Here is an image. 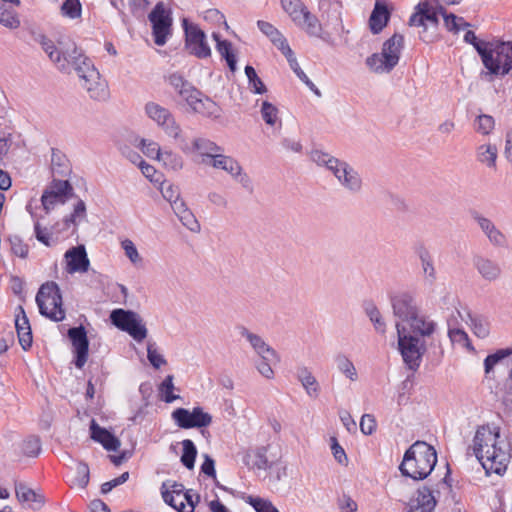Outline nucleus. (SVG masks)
Here are the masks:
<instances>
[{
    "mask_svg": "<svg viewBox=\"0 0 512 512\" xmlns=\"http://www.w3.org/2000/svg\"><path fill=\"white\" fill-rule=\"evenodd\" d=\"M469 448L487 474L502 475L512 458V444L495 424L478 426Z\"/></svg>",
    "mask_w": 512,
    "mask_h": 512,
    "instance_id": "1",
    "label": "nucleus"
},
{
    "mask_svg": "<svg viewBox=\"0 0 512 512\" xmlns=\"http://www.w3.org/2000/svg\"><path fill=\"white\" fill-rule=\"evenodd\" d=\"M437 463V453L434 447L424 441H416L405 452L400 464L403 475L414 480L425 479Z\"/></svg>",
    "mask_w": 512,
    "mask_h": 512,
    "instance_id": "2",
    "label": "nucleus"
},
{
    "mask_svg": "<svg viewBox=\"0 0 512 512\" xmlns=\"http://www.w3.org/2000/svg\"><path fill=\"white\" fill-rule=\"evenodd\" d=\"M403 48L404 36L395 33L383 43L381 52L367 57L365 63L376 74L390 73L398 65Z\"/></svg>",
    "mask_w": 512,
    "mask_h": 512,
    "instance_id": "3",
    "label": "nucleus"
},
{
    "mask_svg": "<svg viewBox=\"0 0 512 512\" xmlns=\"http://www.w3.org/2000/svg\"><path fill=\"white\" fill-rule=\"evenodd\" d=\"M41 45L50 60L63 72H69L71 69L75 72L76 68L82 65L79 59L88 58L83 51L70 40L60 41L59 46H55L51 40L43 39Z\"/></svg>",
    "mask_w": 512,
    "mask_h": 512,
    "instance_id": "4",
    "label": "nucleus"
},
{
    "mask_svg": "<svg viewBox=\"0 0 512 512\" xmlns=\"http://www.w3.org/2000/svg\"><path fill=\"white\" fill-rule=\"evenodd\" d=\"M397 332V345L405 366L415 372L419 369L423 356L427 352V342L410 335L402 326Z\"/></svg>",
    "mask_w": 512,
    "mask_h": 512,
    "instance_id": "5",
    "label": "nucleus"
},
{
    "mask_svg": "<svg viewBox=\"0 0 512 512\" xmlns=\"http://www.w3.org/2000/svg\"><path fill=\"white\" fill-rule=\"evenodd\" d=\"M36 303L41 315L50 320L60 322L65 319L62 296L55 282H46L41 285L36 295Z\"/></svg>",
    "mask_w": 512,
    "mask_h": 512,
    "instance_id": "6",
    "label": "nucleus"
},
{
    "mask_svg": "<svg viewBox=\"0 0 512 512\" xmlns=\"http://www.w3.org/2000/svg\"><path fill=\"white\" fill-rule=\"evenodd\" d=\"M161 495L166 504L178 512H193L199 495L193 490H185L184 485L167 480L161 485Z\"/></svg>",
    "mask_w": 512,
    "mask_h": 512,
    "instance_id": "7",
    "label": "nucleus"
},
{
    "mask_svg": "<svg viewBox=\"0 0 512 512\" xmlns=\"http://www.w3.org/2000/svg\"><path fill=\"white\" fill-rule=\"evenodd\" d=\"M484 67L487 75H508L512 71V40H493Z\"/></svg>",
    "mask_w": 512,
    "mask_h": 512,
    "instance_id": "8",
    "label": "nucleus"
},
{
    "mask_svg": "<svg viewBox=\"0 0 512 512\" xmlns=\"http://www.w3.org/2000/svg\"><path fill=\"white\" fill-rule=\"evenodd\" d=\"M110 320L118 329L128 333L135 341L142 342L148 330L142 318L134 311L115 309L110 314Z\"/></svg>",
    "mask_w": 512,
    "mask_h": 512,
    "instance_id": "9",
    "label": "nucleus"
},
{
    "mask_svg": "<svg viewBox=\"0 0 512 512\" xmlns=\"http://www.w3.org/2000/svg\"><path fill=\"white\" fill-rule=\"evenodd\" d=\"M144 111L146 116L160 127L168 137L175 141L180 139L183 132L182 128L169 109L150 101L145 104Z\"/></svg>",
    "mask_w": 512,
    "mask_h": 512,
    "instance_id": "10",
    "label": "nucleus"
},
{
    "mask_svg": "<svg viewBox=\"0 0 512 512\" xmlns=\"http://www.w3.org/2000/svg\"><path fill=\"white\" fill-rule=\"evenodd\" d=\"M438 6L432 8L428 1H420L414 8V12L409 18L408 24L413 27H422L420 38L424 42H432L433 35L428 34V30L432 28L434 31L437 29L438 21Z\"/></svg>",
    "mask_w": 512,
    "mask_h": 512,
    "instance_id": "11",
    "label": "nucleus"
},
{
    "mask_svg": "<svg viewBox=\"0 0 512 512\" xmlns=\"http://www.w3.org/2000/svg\"><path fill=\"white\" fill-rule=\"evenodd\" d=\"M180 151L185 155L197 154L200 163L207 165L217 152H223V148L214 141L205 137H195L190 142L181 133L180 139L176 140Z\"/></svg>",
    "mask_w": 512,
    "mask_h": 512,
    "instance_id": "12",
    "label": "nucleus"
},
{
    "mask_svg": "<svg viewBox=\"0 0 512 512\" xmlns=\"http://www.w3.org/2000/svg\"><path fill=\"white\" fill-rule=\"evenodd\" d=\"M148 19L152 24L154 42L158 46L166 44L171 36L173 19L163 2H158L149 13Z\"/></svg>",
    "mask_w": 512,
    "mask_h": 512,
    "instance_id": "13",
    "label": "nucleus"
},
{
    "mask_svg": "<svg viewBox=\"0 0 512 512\" xmlns=\"http://www.w3.org/2000/svg\"><path fill=\"white\" fill-rule=\"evenodd\" d=\"M391 306L395 317L396 331L400 326L405 328L407 323L422 311L417 305L416 299L407 292L394 295L391 298Z\"/></svg>",
    "mask_w": 512,
    "mask_h": 512,
    "instance_id": "14",
    "label": "nucleus"
},
{
    "mask_svg": "<svg viewBox=\"0 0 512 512\" xmlns=\"http://www.w3.org/2000/svg\"><path fill=\"white\" fill-rule=\"evenodd\" d=\"M172 419L182 429L207 427L212 423V416L202 407H194L191 411L177 408L172 412Z\"/></svg>",
    "mask_w": 512,
    "mask_h": 512,
    "instance_id": "15",
    "label": "nucleus"
},
{
    "mask_svg": "<svg viewBox=\"0 0 512 512\" xmlns=\"http://www.w3.org/2000/svg\"><path fill=\"white\" fill-rule=\"evenodd\" d=\"M183 28L186 37V48L190 54L198 58H207L211 55V49L208 45L205 33L198 25L189 23L183 19Z\"/></svg>",
    "mask_w": 512,
    "mask_h": 512,
    "instance_id": "16",
    "label": "nucleus"
},
{
    "mask_svg": "<svg viewBox=\"0 0 512 512\" xmlns=\"http://www.w3.org/2000/svg\"><path fill=\"white\" fill-rule=\"evenodd\" d=\"M207 165L213 167L214 169L227 172L244 188L248 189L251 187L250 178L246 173L243 172V169L238 161H236L231 156L225 155L223 152H217Z\"/></svg>",
    "mask_w": 512,
    "mask_h": 512,
    "instance_id": "17",
    "label": "nucleus"
},
{
    "mask_svg": "<svg viewBox=\"0 0 512 512\" xmlns=\"http://www.w3.org/2000/svg\"><path fill=\"white\" fill-rule=\"evenodd\" d=\"M405 330L408 331L410 335L422 338V340L428 342L433 340L438 330V323L421 311L407 323Z\"/></svg>",
    "mask_w": 512,
    "mask_h": 512,
    "instance_id": "18",
    "label": "nucleus"
},
{
    "mask_svg": "<svg viewBox=\"0 0 512 512\" xmlns=\"http://www.w3.org/2000/svg\"><path fill=\"white\" fill-rule=\"evenodd\" d=\"M68 337L75 353V366L81 369L88 358L89 341L87 333L83 326L73 327L68 330Z\"/></svg>",
    "mask_w": 512,
    "mask_h": 512,
    "instance_id": "19",
    "label": "nucleus"
},
{
    "mask_svg": "<svg viewBox=\"0 0 512 512\" xmlns=\"http://www.w3.org/2000/svg\"><path fill=\"white\" fill-rule=\"evenodd\" d=\"M473 219L492 246L497 248H503L507 246L508 239L506 235L496 226V224L491 219L479 213H474Z\"/></svg>",
    "mask_w": 512,
    "mask_h": 512,
    "instance_id": "20",
    "label": "nucleus"
},
{
    "mask_svg": "<svg viewBox=\"0 0 512 512\" xmlns=\"http://www.w3.org/2000/svg\"><path fill=\"white\" fill-rule=\"evenodd\" d=\"M79 85L87 92L91 99L101 101L109 96L108 85L101 77L99 71L83 76V79L79 80Z\"/></svg>",
    "mask_w": 512,
    "mask_h": 512,
    "instance_id": "21",
    "label": "nucleus"
},
{
    "mask_svg": "<svg viewBox=\"0 0 512 512\" xmlns=\"http://www.w3.org/2000/svg\"><path fill=\"white\" fill-rule=\"evenodd\" d=\"M64 257L66 261V271L69 274L85 273L89 270L90 261L83 245L67 250Z\"/></svg>",
    "mask_w": 512,
    "mask_h": 512,
    "instance_id": "22",
    "label": "nucleus"
},
{
    "mask_svg": "<svg viewBox=\"0 0 512 512\" xmlns=\"http://www.w3.org/2000/svg\"><path fill=\"white\" fill-rule=\"evenodd\" d=\"M186 103L193 112L204 117L216 119L221 115L220 107L212 99L203 95L199 90L198 95H191Z\"/></svg>",
    "mask_w": 512,
    "mask_h": 512,
    "instance_id": "23",
    "label": "nucleus"
},
{
    "mask_svg": "<svg viewBox=\"0 0 512 512\" xmlns=\"http://www.w3.org/2000/svg\"><path fill=\"white\" fill-rule=\"evenodd\" d=\"M310 159L319 167L328 170L335 179L342 173L343 168L347 165V161L339 159L328 152L315 149L310 153Z\"/></svg>",
    "mask_w": 512,
    "mask_h": 512,
    "instance_id": "24",
    "label": "nucleus"
},
{
    "mask_svg": "<svg viewBox=\"0 0 512 512\" xmlns=\"http://www.w3.org/2000/svg\"><path fill=\"white\" fill-rule=\"evenodd\" d=\"M336 181L340 187L350 194H360L363 190V179L359 171L350 163L345 165Z\"/></svg>",
    "mask_w": 512,
    "mask_h": 512,
    "instance_id": "25",
    "label": "nucleus"
},
{
    "mask_svg": "<svg viewBox=\"0 0 512 512\" xmlns=\"http://www.w3.org/2000/svg\"><path fill=\"white\" fill-rule=\"evenodd\" d=\"M91 438L100 443L107 451H117L121 445L120 440L105 428L100 427L93 419L90 424Z\"/></svg>",
    "mask_w": 512,
    "mask_h": 512,
    "instance_id": "26",
    "label": "nucleus"
},
{
    "mask_svg": "<svg viewBox=\"0 0 512 512\" xmlns=\"http://www.w3.org/2000/svg\"><path fill=\"white\" fill-rule=\"evenodd\" d=\"M390 11L383 0H376L369 18V28L373 34L380 33L388 24Z\"/></svg>",
    "mask_w": 512,
    "mask_h": 512,
    "instance_id": "27",
    "label": "nucleus"
},
{
    "mask_svg": "<svg viewBox=\"0 0 512 512\" xmlns=\"http://www.w3.org/2000/svg\"><path fill=\"white\" fill-rule=\"evenodd\" d=\"M296 378L301 383V386L303 387L308 397L313 399L319 397L321 392L320 384L308 367H297Z\"/></svg>",
    "mask_w": 512,
    "mask_h": 512,
    "instance_id": "28",
    "label": "nucleus"
},
{
    "mask_svg": "<svg viewBox=\"0 0 512 512\" xmlns=\"http://www.w3.org/2000/svg\"><path fill=\"white\" fill-rule=\"evenodd\" d=\"M19 311L15 318V328L17 331L19 344L24 350H28L32 345V333L29 320L22 306L17 308Z\"/></svg>",
    "mask_w": 512,
    "mask_h": 512,
    "instance_id": "29",
    "label": "nucleus"
},
{
    "mask_svg": "<svg viewBox=\"0 0 512 512\" xmlns=\"http://www.w3.org/2000/svg\"><path fill=\"white\" fill-rule=\"evenodd\" d=\"M436 500L432 491L426 487L418 489L417 496L411 500L408 512H432L435 508Z\"/></svg>",
    "mask_w": 512,
    "mask_h": 512,
    "instance_id": "30",
    "label": "nucleus"
},
{
    "mask_svg": "<svg viewBox=\"0 0 512 512\" xmlns=\"http://www.w3.org/2000/svg\"><path fill=\"white\" fill-rule=\"evenodd\" d=\"M15 494L20 502H29L30 508L33 510H39L45 504L44 496L29 488L24 483L15 484Z\"/></svg>",
    "mask_w": 512,
    "mask_h": 512,
    "instance_id": "31",
    "label": "nucleus"
},
{
    "mask_svg": "<svg viewBox=\"0 0 512 512\" xmlns=\"http://www.w3.org/2000/svg\"><path fill=\"white\" fill-rule=\"evenodd\" d=\"M257 26L259 30L281 51L282 54L290 51L291 48L287 39L275 26L263 20H259L257 22Z\"/></svg>",
    "mask_w": 512,
    "mask_h": 512,
    "instance_id": "32",
    "label": "nucleus"
},
{
    "mask_svg": "<svg viewBox=\"0 0 512 512\" xmlns=\"http://www.w3.org/2000/svg\"><path fill=\"white\" fill-rule=\"evenodd\" d=\"M476 160L488 169L495 170L497 167L498 148L495 144L484 143L476 148Z\"/></svg>",
    "mask_w": 512,
    "mask_h": 512,
    "instance_id": "33",
    "label": "nucleus"
},
{
    "mask_svg": "<svg viewBox=\"0 0 512 512\" xmlns=\"http://www.w3.org/2000/svg\"><path fill=\"white\" fill-rule=\"evenodd\" d=\"M167 81L185 102H187L191 95H198V89H196L179 73L169 75L167 77Z\"/></svg>",
    "mask_w": 512,
    "mask_h": 512,
    "instance_id": "34",
    "label": "nucleus"
},
{
    "mask_svg": "<svg viewBox=\"0 0 512 512\" xmlns=\"http://www.w3.org/2000/svg\"><path fill=\"white\" fill-rule=\"evenodd\" d=\"M438 15L442 16L445 28L453 34H458L461 30L471 26L463 17L448 12L443 6H438Z\"/></svg>",
    "mask_w": 512,
    "mask_h": 512,
    "instance_id": "35",
    "label": "nucleus"
},
{
    "mask_svg": "<svg viewBox=\"0 0 512 512\" xmlns=\"http://www.w3.org/2000/svg\"><path fill=\"white\" fill-rule=\"evenodd\" d=\"M475 266L480 275L488 281H495L501 275L499 264L491 259L479 257L475 262Z\"/></svg>",
    "mask_w": 512,
    "mask_h": 512,
    "instance_id": "36",
    "label": "nucleus"
},
{
    "mask_svg": "<svg viewBox=\"0 0 512 512\" xmlns=\"http://www.w3.org/2000/svg\"><path fill=\"white\" fill-rule=\"evenodd\" d=\"M333 361L337 370L347 379H349L351 382L358 380L357 369L348 355L339 352L334 356Z\"/></svg>",
    "mask_w": 512,
    "mask_h": 512,
    "instance_id": "37",
    "label": "nucleus"
},
{
    "mask_svg": "<svg viewBox=\"0 0 512 512\" xmlns=\"http://www.w3.org/2000/svg\"><path fill=\"white\" fill-rule=\"evenodd\" d=\"M158 162L164 169L173 172H179L184 167L183 157L172 149H163Z\"/></svg>",
    "mask_w": 512,
    "mask_h": 512,
    "instance_id": "38",
    "label": "nucleus"
},
{
    "mask_svg": "<svg viewBox=\"0 0 512 512\" xmlns=\"http://www.w3.org/2000/svg\"><path fill=\"white\" fill-rule=\"evenodd\" d=\"M213 38L216 41V49L218 53L224 58L227 62V65L231 72H235L237 70V61L236 56L233 52L231 42L227 40H221L218 33H213Z\"/></svg>",
    "mask_w": 512,
    "mask_h": 512,
    "instance_id": "39",
    "label": "nucleus"
},
{
    "mask_svg": "<svg viewBox=\"0 0 512 512\" xmlns=\"http://www.w3.org/2000/svg\"><path fill=\"white\" fill-rule=\"evenodd\" d=\"M468 320L466 321L473 334L480 338L485 339L490 334V322L487 318L481 315L467 314Z\"/></svg>",
    "mask_w": 512,
    "mask_h": 512,
    "instance_id": "40",
    "label": "nucleus"
},
{
    "mask_svg": "<svg viewBox=\"0 0 512 512\" xmlns=\"http://www.w3.org/2000/svg\"><path fill=\"white\" fill-rule=\"evenodd\" d=\"M267 449L266 447H257L254 450L247 451L244 455L243 462L246 465H250V460H252V466L259 470H266L270 467L268 458L266 456Z\"/></svg>",
    "mask_w": 512,
    "mask_h": 512,
    "instance_id": "41",
    "label": "nucleus"
},
{
    "mask_svg": "<svg viewBox=\"0 0 512 512\" xmlns=\"http://www.w3.org/2000/svg\"><path fill=\"white\" fill-rule=\"evenodd\" d=\"M295 25L303 29L309 36L321 37L322 26L318 18L307 10L299 22Z\"/></svg>",
    "mask_w": 512,
    "mask_h": 512,
    "instance_id": "42",
    "label": "nucleus"
},
{
    "mask_svg": "<svg viewBox=\"0 0 512 512\" xmlns=\"http://www.w3.org/2000/svg\"><path fill=\"white\" fill-rule=\"evenodd\" d=\"M511 357L512 360V345L510 347L498 349L496 352L489 354L484 359V373L490 376L494 372V368L504 359Z\"/></svg>",
    "mask_w": 512,
    "mask_h": 512,
    "instance_id": "43",
    "label": "nucleus"
},
{
    "mask_svg": "<svg viewBox=\"0 0 512 512\" xmlns=\"http://www.w3.org/2000/svg\"><path fill=\"white\" fill-rule=\"evenodd\" d=\"M365 314L373 324L375 331L384 335L387 330L386 322L380 310L373 303H366L364 307Z\"/></svg>",
    "mask_w": 512,
    "mask_h": 512,
    "instance_id": "44",
    "label": "nucleus"
},
{
    "mask_svg": "<svg viewBox=\"0 0 512 512\" xmlns=\"http://www.w3.org/2000/svg\"><path fill=\"white\" fill-rule=\"evenodd\" d=\"M282 9L289 15L291 20L299 22L304 13L308 10L301 0H280Z\"/></svg>",
    "mask_w": 512,
    "mask_h": 512,
    "instance_id": "45",
    "label": "nucleus"
},
{
    "mask_svg": "<svg viewBox=\"0 0 512 512\" xmlns=\"http://www.w3.org/2000/svg\"><path fill=\"white\" fill-rule=\"evenodd\" d=\"M448 336L454 345L464 348L469 352H475V348L472 345L468 334L463 329L450 328L448 330Z\"/></svg>",
    "mask_w": 512,
    "mask_h": 512,
    "instance_id": "46",
    "label": "nucleus"
},
{
    "mask_svg": "<svg viewBox=\"0 0 512 512\" xmlns=\"http://www.w3.org/2000/svg\"><path fill=\"white\" fill-rule=\"evenodd\" d=\"M0 24L8 29L14 30L20 27V18L18 13L7 8L4 4H0Z\"/></svg>",
    "mask_w": 512,
    "mask_h": 512,
    "instance_id": "47",
    "label": "nucleus"
},
{
    "mask_svg": "<svg viewBox=\"0 0 512 512\" xmlns=\"http://www.w3.org/2000/svg\"><path fill=\"white\" fill-rule=\"evenodd\" d=\"M136 147L139 148L145 156L157 161L163 151L158 142L146 138H141L138 143H136Z\"/></svg>",
    "mask_w": 512,
    "mask_h": 512,
    "instance_id": "48",
    "label": "nucleus"
},
{
    "mask_svg": "<svg viewBox=\"0 0 512 512\" xmlns=\"http://www.w3.org/2000/svg\"><path fill=\"white\" fill-rule=\"evenodd\" d=\"M245 74L248 79V87L252 93L265 94L267 92L265 84L259 78L255 69L252 66L247 65L245 67Z\"/></svg>",
    "mask_w": 512,
    "mask_h": 512,
    "instance_id": "49",
    "label": "nucleus"
},
{
    "mask_svg": "<svg viewBox=\"0 0 512 512\" xmlns=\"http://www.w3.org/2000/svg\"><path fill=\"white\" fill-rule=\"evenodd\" d=\"M121 10L124 13L127 10L135 17H141L144 15L149 2L148 0H119Z\"/></svg>",
    "mask_w": 512,
    "mask_h": 512,
    "instance_id": "50",
    "label": "nucleus"
},
{
    "mask_svg": "<svg viewBox=\"0 0 512 512\" xmlns=\"http://www.w3.org/2000/svg\"><path fill=\"white\" fill-rule=\"evenodd\" d=\"M86 218V205L84 201L78 200L74 206L73 212L64 218V225L69 228L71 225L76 229L77 225Z\"/></svg>",
    "mask_w": 512,
    "mask_h": 512,
    "instance_id": "51",
    "label": "nucleus"
},
{
    "mask_svg": "<svg viewBox=\"0 0 512 512\" xmlns=\"http://www.w3.org/2000/svg\"><path fill=\"white\" fill-rule=\"evenodd\" d=\"M494 128L495 120L491 115L481 114L474 120L475 131L483 136L490 135Z\"/></svg>",
    "mask_w": 512,
    "mask_h": 512,
    "instance_id": "52",
    "label": "nucleus"
},
{
    "mask_svg": "<svg viewBox=\"0 0 512 512\" xmlns=\"http://www.w3.org/2000/svg\"><path fill=\"white\" fill-rule=\"evenodd\" d=\"M260 113L262 119L267 125L275 126L277 123H280L279 111L274 104L268 101H263L261 104Z\"/></svg>",
    "mask_w": 512,
    "mask_h": 512,
    "instance_id": "53",
    "label": "nucleus"
},
{
    "mask_svg": "<svg viewBox=\"0 0 512 512\" xmlns=\"http://www.w3.org/2000/svg\"><path fill=\"white\" fill-rule=\"evenodd\" d=\"M147 359L155 369H160L167 364L164 355L153 341L147 342Z\"/></svg>",
    "mask_w": 512,
    "mask_h": 512,
    "instance_id": "54",
    "label": "nucleus"
},
{
    "mask_svg": "<svg viewBox=\"0 0 512 512\" xmlns=\"http://www.w3.org/2000/svg\"><path fill=\"white\" fill-rule=\"evenodd\" d=\"M182 446L183 454L181 456V462L187 469H192L197 456V449L190 439L183 440Z\"/></svg>",
    "mask_w": 512,
    "mask_h": 512,
    "instance_id": "55",
    "label": "nucleus"
},
{
    "mask_svg": "<svg viewBox=\"0 0 512 512\" xmlns=\"http://www.w3.org/2000/svg\"><path fill=\"white\" fill-rule=\"evenodd\" d=\"M173 379V375H168L159 386V394L161 399L166 403H172L173 401L180 398L179 395L173 394V390L175 389Z\"/></svg>",
    "mask_w": 512,
    "mask_h": 512,
    "instance_id": "56",
    "label": "nucleus"
},
{
    "mask_svg": "<svg viewBox=\"0 0 512 512\" xmlns=\"http://www.w3.org/2000/svg\"><path fill=\"white\" fill-rule=\"evenodd\" d=\"M89 479L90 472L88 465L83 462H78L76 465V475L72 482L73 485L84 489L88 485Z\"/></svg>",
    "mask_w": 512,
    "mask_h": 512,
    "instance_id": "57",
    "label": "nucleus"
},
{
    "mask_svg": "<svg viewBox=\"0 0 512 512\" xmlns=\"http://www.w3.org/2000/svg\"><path fill=\"white\" fill-rule=\"evenodd\" d=\"M419 257L421 260V265H422V269H423L425 277L427 279H429L430 281L435 280L436 271H435V268L433 265L432 257L429 254V252L427 250L423 249L419 253Z\"/></svg>",
    "mask_w": 512,
    "mask_h": 512,
    "instance_id": "58",
    "label": "nucleus"
},
{
    "mask_svg": "<svg viewBox=\"0 0 512 512\" xmlns=\"http://www.w3.org/2000/svg\"><path fill=\"white\" fill-rule=\"evenodd\" d=\"M22 451L26 456L36 457L41 451V443L38 437L30 436L23 441Z\"/></svg>",
    "mask_w": 512,
    "mask_h": 512,
    "instance_id": "59",
    "label": "nucleus"
},
{
    "mask_svg": "<svg viewBox=\"0 0 512 512\" xmlns=\"http://www.w3.org/2000/svg\"><path fill=\"white\" fill-rule=\"evenodd\" d=\"M62 13L71 18L76 19L81 16L82 7L79 0H65L61 7Z\"/></svg>",
    "mask_w": 512,
    "mask_h": 512,
    "instance_id": "60",
    "label": "nucleus"
},
{
    "mask_svg": "<svg viewBox=\"0 0 512 512\" xmlns=\"http://www.w3.org/2000/svg\"><path fill=\"white\" fill-rule=\"evenodd\" d=\"M247 503H249L257 512H279L270 501L260 497L249 496Z\"/></svg>",
    "mask_w": 512,
    "mask_h": 512,
    "instance_id": "61",
    "label": "nucleus"
},
{
    "mask_svg": "<svg viewBox=\"0 0 512 512\" xmlns=\"http://www.w3.org/2000/svg\"><path fill=\"white\" fill-rule=\"evenodd\" d=\"M121 247L124 250L126 257L131 261L132 264L138 265L142 262V258L135 244L130 239H124L121 242Z\"/></svg>",
    "mask_w": 512,
    "mask_h": 512,
    "instance_id": "62",
    "label": "nucleus"
},
{
    "mask_svg": "<svg viewBox=\"0 0 512 512\" xmlns=\"http://www.w3.org/2000/svg\"><path fill=\"white\" fill-rule=\"evenodd\" d=\"M11 252L20 257L26 258L29 252V246L18 236H11L9 238Z\"/></svg>",
    "mask_w": 512,
    "mask_h": 512,
    "instance_id": "63",
    "label": "nucleus"
},
{
    "mask_svg": "<svg viewBox=\"0 0 512 512\" xmlns=\"http://www.w3.org/2000/svg\"><path fill=\"white\" fill-rule=\"evenodd\" d=\"M340 512H358L357 502L349 495L343 494L337 500Z\"/></svg>",
    "mask_w": 512,
    "mask_h": 512,
    "instance_id": "64",
    "label": "nucleus"
}]
</instances>
